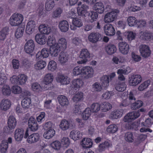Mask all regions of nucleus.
<instances>
[{
    "label": "nucleus",
    "instance_id": "nucleus-1",
    "mask_svg": "<svg viewBox=\"0 0 153 153\" xmlns=\"http://www.w3.org/2000/svg\"><path fill=\"white\" fill-rule=\"evenodd\" d=\"M23 19V18L22 15L14 13L10 19V24L12 26H18L21 24Z\"/></svg>",
    "mask_w": 153,
    "mask_h": 153
},
{
    "label": "nucleus",
    "instance_id": "nucleus-2",
    "mask_svg": "<svg viewBox=\"0 0 153 153\" xmlns=\"http://www.w3.org/2000/svg\"><path fill=\"white\" fill-rule=\"evenodd\" d=\"M119 11L115 9L114 11L107 13L105 16L104 21L105 23H108L114 21L117 18Z\"/></svg>",
    "mask_w": 153,
    "mask_h": 153
},
{
    "label": "nucleus",
    "instance_id": "nucleus-3",
    "mask_svg": "<svg viewBox=\"0 0 153 153\" xmlns=\"http://www.w3.org/2000/svg\"><path fill=\"white\" fill-rule=\"evenodd\" d=\"M140 115L139 111H134L128 113L124 119L125 122H130L132 120H134L138 118Z\"/></svg>",
    "mask_w": 153,
    "mask_h": 153
},
{
    "label": "nucleus",
    "instance_id": "nucleus-4",
    "mask_svg": "<svg viewBox=\"0 0 153 153\" xmlns=\"http://www.w3.org/2000/svg\"><path fill=\"white\" fill-rule=\"evenodd\" d=\"M79 58L81 59V60L78 62L79 64L85 63L88 59L90 58V53L88 51L85 49H82L81 51Z\"/></svg>",
    "mask_w": 153,
    "mask_h": 153
},
{
    "label": "nucleus",
    "instance_id": "nucleus-5",
    "mask_svg": "<svg viewBox=\"0 0 153 153\" xmlns=\"http://www.w3.org/2000/svg\"><path fill=\"white\" fill-rule=\"evenodd\" d=\"M139 49L141 55L143 57L146 58L150 56L151 51L148 46L141 45L139 47Z\"/></svg>",
    "mask_w": 153,
    "mask_h": 153
},
{
    "label": "nucleus",
    "instance_id": "nucleus-6",
    "mask_svg": "<svg viewBox=\"0 0 153 153\" xmlns=\"http://www.w3.org/2000/svg\"><path fill=\"white\" fill-rule=\"evenodd\" d=\"M16 125V118L13 116H10L8 118L7 122V132L12 131Z\"/></svg>",
    "mask_w": 153,
    "mask_h": 153
},
{
    "label": "nucleus",
    "instance_id": "nucleus-7",
    "mask_svg": "<svg viewBox=\"0 0 153 153\" xmlns=\"http://www.w3.org/2000/svg\"><path fill=\"white\" fill-rule=\"evenodd\" d=\"M120 51L124 55L127 54L129 51V47L128 45L125 42H121L118 44Z\"/></svg>",
    "mask_w": 153,
    "mask_h": 153
},
{
    "label": "nucleus",
    "instance_id": "nucleus-8",
    "mask_svg": "<svg viewBox=\"0 0 153 153\" xmlns=\"http://www.w3.org/2000/svg\"><path fill=\"white\" fill-rule=\"evenodd\" d=\"M142 80V78L140 75L136 74L132 75L130 78L129 82L132 86H136L140 83Z\"/></svg>",
    "mask_w": 153,
    "mask_h": 153
},
{
    "label": "nucleus",
    "instance_id": "nucleus-9",
    "mask_svg": "<svg viewBox=\"0 0 153 153\" xmlns=\"http://www.w3.org/2000/svg\"><path fill=\"white\" fill-rule=\"evenodd\" d=\"M35 45L33 41L30 40L26 42L25 45L24 50L28 53H32L34 49Z\"/></svg>",
    "mask_w": 153,
    "mask_h": 153
},
{
    "label": "nucleus",
    "instance_id": "nucleus-10",
    "mask_svg": "<svg viewBox=\"0 0 153 153\" xmlns=\"http://www.w3.org/2000/svg\"><path fill=\"white\" fill-rule=\"evenodd\" d=\"M130 71V68L128 67H126V68H124L119 69L117 72L118 74H119L118 76L119 79L121 81L124 80L125 79V78L123 74H127Z\"/></svg>",
    "mask_w": 153,
    "mask_h": 153
},
{
    "label": "nucleus",
    "instance_id": "nucleus-11",
    "mask_svg": "<svg viewBox=\"0 0 153 153\" xmlns=\"http://www.w3.org/2000/svg\"><path fill=\"white\" fill-rule=\"evenodd\" d=\"M104 28L105 33L106 35L112 36L115 34V31L112 25H106L104 26Z\"/></svg>",
    "mask_w": 153,
    "mask_h": 153
},
{
    "label": "nucleus",
    "instance_id": "nucleus-12",
    "mask_svg": "<svg viewBox=\"0 0 153 153\" xmlns=\"http://www.w3.org/2000/svg\"><path fill=\"white\" fill-rule=\"evenodd\" d=\"M36 26V22L33 20H31L29 21L27 24L26 32L28 34H32Z\"/></svg>",
    "mask_w": 153,
    "mask_h": 153
},
{
    "label": "nucleus",
    "instance_id": "nucleus-13",
    "mask_svg": "<svg viewBox=\"0 0 153 153\" xmlns=\"http://www.w3.org/2000/svg\"><path fill=\"white\" fill-rule=\"evenodd\" d=\"M28 124L29 128L32 131H35L38 129V125L35 118L33 117L30 118Z\"/></svg>",
    "mask_w": 153,
    "mask_h": 153
},
{
    "label": "nucleus",
    "instance_id": "nucleus-14",
    "mask_svg": "<svg viewBox=\"0 0 153 153\" xmlns=\"http://www.w3.org/2000/svg\"><path fill=\"white\" fill-rule=\"evenodd\" d=\"M50 52L48 48H45L42 49L41 51L38 52L36 55L37 58L42 59L48 57Z\"/></svg>",
    "mask_w": 153,
    "mask_h": 153
},
{
    "label": "nucleus",
    "instance_id": "nucleus-15",
    "mask_svg": "<svg viewBox=\"0 0 153 153\" xmlns=\"http://www.w3.org/2000/svg\"><path fill=\"white\" fill-rule=\"evenodd\" d=\"M152 33L147 30L141 31L139 33V38L144 40H149L152 39Z\"/></svg>",
    "mask_w": 153,
    "mask_h": 153
},
{
    "label": "nucleus",
    "instance_id": "nucleus-16",
    "mask_svg": "<svg viewBox=\"0 0 153 153\" xmlns=\"http://www.w3.org/2000/svg\"><path fill=\"white\" fill-rule=\"evenodd\" d=\"M89 40L91 42L95 43L101 39V35L99 33H92L89 36Z\"/></svg>",
    "mask_w": 153,
    "mask_h": 153
},
{
    "label": "nucleus",
    "instance_id": "nucleus-17",
    "mask_svg": "<svg viewBox=\"0 0 153 153\" xmlns=\"http://www.w3.org/2000/svg\"><path fill=\"white\" fill-rule=\"evenodd\" d=\"M24 134V131L22 128H18L15 131L14 137L15 140L17 141L22 140Z\"/></svg>",
    "mask_w": 153,
    "mask_h": 153
},
{
    "label": "nucleus",
    "instance_id": "nucleus-18",
    "mask_svg": "<svg viewBox=\"0 0 153 153\" xmlns=\"http://www.w3.org/2000/svg\"><path fill=\"white\" fill-rule=\"evenodd\" d=\"M69 56L67 52H61L59 55V60L61 64H64L68 61Z\"/></svg>",
    "mask_w": 153,
    "mask_h": 153
},
{
    "label": "nucleus",
    "instance_id": "nucleus-19",
    "mask_svg": "<svg viewBox=\"0 0 153 153\" xmlns=\"http://www.w3.org/2000/svg\"><path fill=\"white\" fill-rule=\"evenodd\" d=\"M112 77L111 76H104L100 78L101 85L105 89L109 85L110 79L111 80Z\"/></svg>",
    "mask_w": 153,
    "mask_h": 153
},
{
    "label": "nucleus",
    "instance_id": "nucleus-20",
    "mask_svg": "<svg viewBox=\"0 0 153 153\" xmlns=\"http://www.w3.org/2000/svg\"><path fill=\"white\" fill-rule=\"evenodd\" d=\"M61 50L59 46H58L56 44L51 46L49 49L51 55L52 56L54 57L57 56Z\"/></svg>",
    "mask_w": 153,
    "mask_h": 153
},
{
    "label": "nucleus",
    "instance_id": "nucleus-21",
    "mask_svg": "<svg viewBox=\"0 0 153 153\" xmlns=\"http://www.w3.org/2000/svg\"><path fill=\"white\" fill-rule=\"evenodd\" d=\"M57 100L59 104L62 106L66 107L69 104L68 98L64 95L59 96L57 97Z\"/></svg>",
    "mask_w": 153,
    "mask_h": 153
},
{
    "label": "nucleus",
    "instance_id": "nucleus-22",
    "mask_svg": "<svg viewBox=\"0 0 153 153\" xmlns=\"http://www.w3.org/2000/svg\"><path fill=\"white\" fill-rule=\"evenodd\" d=\"M11 106V103L9 100L7 99H3L0 104V108L3 111H6L9 109Z\"/></svg>",
    "mask_w": 153,
    "mask_h": 153
},
{
    "label": "nucleus",
    "instance_id": "nucleus-23",
    "mask_svg": "<svg viewBox=\"0 0 153 153\" xmlns=\"http://www.w3.org/2000/svg\"><path fill=\"white\" fill-rule=\"evenodd\" d=\"M39 30L41 33L45 34H48L51 31V27L45 24L40 25Z\"/></svg>",
    "mask_w": 153,
    "mask_h": 153
},
{
    "label": "nucleus",
    "instance_id": "nucleus-24",
    "mask_svg": "<svg viewBox=\"0 0 153 153\" xmlns=\"http://www.w3.org/2000/svg\"><path fill=\"white\" fill-rule=\"evenodd\" d=\"M35 40L39 44L44 45L46 43L47 38L45 36L41 34H37L35 36Z\"/></svg>",
    "mask_w": 153,
    "mask_h": 153
},
{
    "label": "nucleus",
    "instance_id": "nucleus-25",
    "mask_svg": "<svg viewBox=\"0 0 153 153\" xmlns=\"http://www.w3.org/2000/svg\"><path fill=\"white\" fill-rule=\"evenodd\" d=\"M83 74H85L87 78L92 77L93 76V69L90 67H84Z\"/></svg>",
    "mask_w": 153,
    "mask_h": 153
},
{
    "label": "nucleus",
    "instance_id": "nucleus-26",
    "mask_svg": "<svg viewBox=\"0 0 153 153\" xmlns=\"http://www.w3.org/2000/svg\"><path fill=\"white\" fill-rule=\"evenodd\" d=\"M59 27L62 32H66L68 29L69 24L66 20H62L59 22Z\"/></svg>",
    "mask_w": 153,
    "mask_h": 153
},
{
    "label": "nucleus",
    "instance_id": "nucleus-27",
    "mask_svg": "<svg viewBox=\"0 0 153 153\" xmlns=\"http://www.w3.org/2000/svg\"><path fill=\"white\" fill-rule=\"evenodd\" d=\"M57 82L60 83L62 85H67L70 82V79L63 75H60L56 78Z\"/></svg>",
    "mask_w": 153,
    "mask_h": 153
},
{
    "label": "nucleus",
    "instance_id": "nucleus-28",
    "mask_svg": "<svg viewBox=\"0 0 153 153\" xmlns=\"http://www.w3.org/2000/svg\"><path fill=\"white\" fill-rule=\"evenodd\" d=\"M123 109H119L112 111L111 114L112 119H117L121 117L123 113Z\"/></svg>",
    "mask_w": 153,
    "mask_h": 153
},
{
    "label": "nucleus",
    "instance_id": "nucleus-29",
    "mask_svg": "<svg viewBox=\"0 0 153 153\" xmlns=\"http://www.w3.org/2000/svg\"><path fill=\"white\" fill-rule=\"evenodd\" d=\"M106 52L109 55H112L117 51V48L115 45L112 44L108 45L105 48Z\"/></svg>",
    "mask_w": 153,
    "mask_h": 153
},
{
    "label": "nucleus",
    "instance_id": "nucleus-30",
    "mask_svg": "<svg viewBox=\"0 0 153 153\" xmlns=\"http://www.w3.org/2000/svg\"><path fill=\"white\" fill-rule=\"evenodd\" d=\"M39 135L38 133L32 134L28 137L27 141L29 143H32L37 142L39 139Z\"/></svg>",
    "mask_w": 153,
    "mask_h": 153
},
{
    "label": "nucleus",
    "instance_id": "nucleus-31",
    "mask_svg": "<svg viewBox=\"0 0 153 153\" xmlns=\"http://www.w3.org/2000/svg\"><path fill=\"white\" fill-rule=\"evenodd\" d=\"M94 9L99 13H102L104 11V6L102 3L101 2L96 3L94 5Z\"/></svg>",
    "mask_w": 153,
    "mask_h": 153
},
{
    "label": "nucleus",
    "instance_id": "nucleus-32",
    "mask_svg": "<svg viewBox=\"0 0 153 153\" xmlns=\"http://www.w3.org/2000/svg\"><path fill=\"white\" fill-rule=\"evenodd\" d=\"M55 44L63 50H65L67 48V42L65 39L64 38L60 39L58 41V44Z\"/></svg>",
    "mask_w": 153,
    "mask_h": 153
},
{
    "label": "nucleus",
    "instance_id": "nucleus-33",
    "mask_svg": "<svg viewBox=\"0 0 153 153\" xmlns=\"http://www.w3.org/2000/svg\"><path fill=\"white\" fill-rule=\"evenodd\" d=\"M88 14L89 21L91 23L96 21L98 18V14L96 12L91 11Z\"/></svg>",
    "mask_w": 153,
    "mask_h": 153
},
{
    "label": "nucleus",
    "instance_id": "nucleus-34",
    "mask_svg": "<svg viewBox=\"0 0 153 153\" xmlns=\"http://www.w3.org/2000/svg\"><path fill=\"white\" fill-rule=\"evenodd\" d=\"M83 83L81 80L79 79L74 80L72 81L71 86L75 90L77 89L82 87L83 85Z\"/></svg>",
    "mask_w": 153,
    "mask_h": 153
},
{
    "label": "nucleus",
    "instance_id": "nucleus-35",
    "mask_svg": "<svg viewBox=\"0 0 153 153\" xmlns=\"http://www.w3.org/2000/svg\"><path fill=\"white\" fill-rule=\"evenodd\" d=\"M45 132L44 134V137L46 139H49L53 137L55 134V131L52 128H50Z\"/></svg>",
    "mask_w": 153,
    "mask_h": 153
},
{
    "label": "nucleus",
    "instance_id": "nucleus-36",
    "mask_svg": "<svg viewBox=\"0 0 153 153\" xmlns=\"http://www.w3.org/2000/svg\"><path fill=\"white\" fill-rule=\"evenodd\" d=\"M54 5V0H47L45 4V8L46 10L49 11L53 9Z\"/></svg>",
    "mask_w": 153,
    "mask_h": 153
},
{
    "label": "nucleus",
    "instance_id": "nucleus-37",
    "mask_svg": "<svg viewBox=\"0 0 153 153\" xmlns=\"http://www.w3.org/2000/svg\"><path fill=\"white\" fill-rule=\"evenodd\" d=\"M102 85L98 82H95L92 85V91L94 92H98L101 91L102 89Z\"/></svg>",
    "mask_w": 153,
    "mask_h": 153
},
{
    "label": "nucleus",
    "instance_id": "nucleus-38",
    "mask_svg": "<svg viewBox=\"0 0 153 153\" xmlns=\"http://www.w3.org/2000/svg\"><path fill=\"white\" fill-rule=\"evenodd\" d=\"M31 100L30 98L26 97L23 99L22 102V105L24 108H28L30 106Z\"/></svg>",
    "mask_w": 153,
    "mask_h": 153
},
{
    "label": "nucleus",
    "instance_id": "nucleus-39",
    "mask_svg": "<svg viewBox=\"0 0 153 153\" xmlns=\"http://www.w3.org/2000/svg\"><path fill=\"white\" fill-rule=\"evenodd\" d=\"M25 30V27H19L16 30L15 32V36L17 39L21 37L23 35Z\"/></svg>",
    "mask_w": 153,
    "mask_h": 153
},
{
    "label": "nucleus",
    "instance_id": "nucleus-40",
    "mask_svg": "<svg viewBox=\"0 0 153 153\" xmlns=\"http://www.w3.org/2000/svg\"><path fill=\"white\" fill-rule=\"evenodd\" d=\"M101 110L104 112H106L112 108L111 105L108 102H104L100 105Z\"/></svg>",
    "mask_w": 153,
    "mask_h": 153
},
{
    "label": "nucleus",
    "instance_id": "nucleus-41",
    "mask_svg": "<svg viewBox=\"0 0 153 153\" xmlns=\"http://www.w3.org/2000/svg\"><path fill=\"white\" fill-rule=\"evenodd\" d=\"M69 123L66 120H62L60 122L59 126L63 130H65L69 127Z\"/></svg>",
    "mask_w": 153,
    "mask_h": 153
},
{
    "label": "nucleus",
    "instance_id": "nucleus-42",
    "mask_svg": "<svg viewBox=\"0 0 153 153\" xmlns=\"http://www.w3.org/2000/svg\"><path fill=\"white\" fill-rule=\"evenodd\" d=\"M27 80V76L24 74H21L18 76V85H23Z\"/></svg>",
    "mask_w": 153,
    "mask_h": 153
},
{
    "label": "nucleus",
    "instance_id": "nucleus-43",
    "mask_svg": "<svg viewBox=\"0 0 153 153\" xmlns=\"http://www.w3.org/2000/svg\"><path fill=\"white\" fill-rule=\"evenodd\" d=\"M100 109V105L98 103L92 104L91 106L90 109L92 112L96 113L99 111Z\"/></svg>",
    "mask_w": 153,
    "mask_h": 153
},
{
    "label": "nucleus",
    "instance_id": "nucleus-44",
    "mask_svg": "<svg viewBox=\"0 0 153 153\" xmlns=\"http://www.w3.org/2000/svg\"><path fill=\"white\" fill-rule=\"evenodd\" d=\"M131 108L132 109L135 110L141 107L143 104V102L142 101L138 100L135 102H132L131 103Z\"/></svg>",
    "mask_w": 153,
    "mask_h": 153
},
{
    "label": "nucleus",
    "instance_id": "nucleus-45",
    "mask_svg": "<svg viewBox=\"0 0 153 153\" xmlns=\"http://www.w3.org/2000/svg\"><path fill=\"white\" fill-rule=\"evenodd\" d=\"M125 139L128 143H132L134 140V137L133 134L131 132H128L125 134Z\"/></svg>",
    "mask_w": 153,
    "mask_h": 153
},
{
    "label": "nucleus",
    "instance_id": "nucleus-46",
    "mask_svg": "<svg viewBox=\"0 0 153 153\" xmlns=\"http://www.w3.org/2000/svg\"><path fill=\"white\" fill-rule=\"evenodd\" d=\"M46 64L45 61L40 60L37 62L35 65V68L37 70H40L43 68L46 65Z\"/></svg>",
    "mask_w": 153,
    "mask_h": 153
},
{
    "label": "nucleus",
    "instance_id": "nucleus-47",
    "mask_svg": "<svg viewBox=\"0 0 153 153\" xmlns=\"http://www.w3.org/2000/svg\"><path fill=\"white\" fill-rule=\"evenodd\" d=\"M150 81L147 80L141 84L138 88V90L140 91H143L149 85Z\"/></svg>",
    "mask_w": 153,
    "mask_h": 153
},
{
    "label": "nucleus",
    "instance_id": "nucleus-48",
    "mask_svg": "<svg viewBox=\"0 0 153 153\" xmlns=\"http://www.w3.org/2000/svg\"><path fill=\"white\" fill-rule=\"evenodd\" d=\"M91 112L90 108H86L82 113V118L83 120H86L88 119L90 116Z\"/></svg>",
    "mask_w": 153,
    "mask_h": 153
},
{
    "label": "nucleus",
    "instance_id": "nucleus-49",
    "mask_svg": "<svg viewBox=\"0 0 153 153\" xmlns=\"http://www.w3.org/2000/svg\"><path fill=\"white\" fill-rule=\"evenodd\" d=\"M118 130L117 125L114 124L109 125L107 128V131L109 133H114L116 132Z\"/></svg>",
    "mask_w": 153,
    "mask_h": 153
},
{
    "label": "nucleus",
    "instance_id": "nucleus-50",
    "mask_svg": "<svg viewBox=\"0 0 153 153\" xmlns=\"http://www.w3.org/2000/svg\"><path fill=\"white\" fill-rule=\"evenodd\" d=\"M9 30L8 27H5L1 30L0 32L1 39L3 40L5 38L6 35L8 33Z\"/></svg>",
    "mask_w": 153,
    "mask_h": 153
},
{
    "label": "nucleus",
    "instance_id": "nucleus-51",
    "mask_svg": "<svg viewBox=\"0 0 153 153\" xmlns=\"http://www.w3.org/2000/svg\"><path fill=\"white\" fill-rule=\"evenodd\" d=\"M84 67H79L77 66L75 67L73 69V73L74 75H77L81 73L83 74Z\"/></svg>",
    "mask_w": 153,
    "mask_h": 153
},
{
    "label": "nucleus",
    "instance_id": "nucleus-52",
    "mask_svg": "<svg viewBox=\"0 0 153 153\" xmlns=\"http://www.w3.org/2000/svg\"><path fill=\"white\" fill-rule=\"evenodd\" d=\"M56 63L55 61L52 60L50 61L48 65V69L51 71H53L56 68Z\"/></svg>",
    "mask_w": 153,
    "mask_h": 153
},
{
    "label": "nucleus",
    "instance_id": "nucleus-53",
    "mask_svg": "<svg viewBox=\"0 0 153 153\" xmlns=\"http://www.w3.org/2000/svg\"><path fill=\"white\" fill-rule=\"evenodd\" d=\"M53 75L51 74H47L44 77V82L48 83H51L53 81Z\"/></svg>",
    "mask_w": 153,
    "mask_h": 153
},
{
    "label": "nucleus",
    "instance_id": "nucleus-54",
    "mask_svg": "<svg viewBox=\"0 0 153 153\" xmlns=\"http://www.w3.org/2000/svg\"><path fill=\"white\" fill-rule=\"evenodd\" d=\"M83 97V93L79 92L76 94L73 98V100L75 102H77L80 101Z\"/></svg>",
    "mask_w": 153,
    "mask_h": 153
},
{
    "label": "nucleus",
    "instance_id": "nucleus-55",
    "mask_svg": "<svg viewBox=\"0 0 153 153\" xmlns=\"http://www.w3.org/2000/svg\"><path fill=\"white\" fill-rule=\"evenodd\" d=\"M127 21L129 25L130 26H134L137 24L136 18L134 17H129L127 19Z\"/></svg>",
    "mask_w": 153,
    "mask_h": 153
},
{
    "label": "nucleus",
    "instance_id": "nucleus-56",
    "mask_svg": "<svg viewBox=\"0 0 153 153\" xmlns=\"http://www.w3.org/2000/svg\"><path fill=\"white\" fill-rule=\"evenodd\" d=\"M2 91L3 94L5 95H9L11 93L10 87L7 85L3 86Z\"/></svg>",
    "mask_w": 153,
    "mask_h": 153
},
{
    "label": "nucleus",
    "instance_id": "nucleus-57",
    "mask_svg": "<svg viewBox=\"0 0 153 153\" xmlns=\"http://www.w3.org/2000/svg\"><path fill=\"white\" fill-rule=\"evenodd\" d=\"M72 23L74 26L79 27L82 26L83 25L81 20L77 18L72 19Z\"/></svg>",
    "mask_w": 153,
    "mask_h": 153
},
{
    "label": "nucleus",
    "instance_id": "nucleus-58",
    "mask_svg": "<svg viewBox=\"0 0 153 153\" xmlns=\"http://www.w3.org/2000/svg\"><path fill=\"white\" fill-rule=\"evenodd\" d=\"M32 88L33 90L36 92H39L42 90V87L40 85L37 83H34L32 85Z\"/></svg>",
    "mask_w": 153,
    "mask_h": 153
},
{
    "label": "nucleus",
    "instance_id": "nucleus-59",
    "mask_svg": "<svg viewBox=\"0 0 153 153\" xmlns=\"http://www.w3.org/2000/svg\"><path fill=\"white\" fill-rule=\"evenodd\" d=\"M115 88L118 91H122L125 90L126 87L124 83L117 84L115 85Z\"/></svg>",
    "mask_w": 153,
    "mask_h": 153
},
{
    "label": "nucleus",
    "instance_id": "nucleus-60",
    "mask_svg": "<svg viewBox=\"0 0 153 153\" xmlns=\"http://www.w3.org/2000/svg\"><path fill=\"white\" fill-rule=\"evenodd\" d=\"M70 134L72 138H74V139H76L79 137L80 132L79 131L74 130L71 132Z\"/></svg>",
    "mask_w": 153,
    "mask_h": 153
},
{
    "label": "nucleus",
    "instance_id": "nucleus-61",
    "mask_svg": "<svg viewBox=\"0 0 153 153\" xmlns=\"http://www.w3.org/2000/svg\"><path fill=\"white\" fill-rule=\"evenodd\" d=\"M12 91L15 94H19L22 91V89L18 85L14 86L12 88Z\"/></svg>",
    "mask_w": 153,
    "mask_h": 153
},
{
    "label": "nucleus",
    "instance_id": "nucleus-62",
    "mask_svg": "<svg viewBox=\"0 0 153 153\" xmlns=\"http://www.w3.org/2000/svg\"><path fill=\"white\" fill-rule=\"evenodd\" d=\"M114 92L112 91H107L104 93L102 95V97L104 99H108L110 98L111 96L114 95Z\"/></svg>",
    "mask_w": 153,
    "mask_h": 153
},
{
    "label": "nucleus",
    "instance_id": "nucleus-63",
    "mask_svg": "<svg viewBox=\"0 0 153 153\" xmlns=\"http://www.w3.org/2000/svg\"><path fill=\"white\" fill-rule=\"evenodd\" d=\"M137 25L138 28H143L146 26V22L145 20H140L137 22Z\"/></svg>",
    "mask_w": 153,
    "mask_h": 153
},
{
    "label": "nucleus",
    "instance_id": "nucleus-64",
    "mask_svg": "<svg viewBox=\"0 0 153 153\" xmlns=\"http://www.w3.org/2000/svg\"><path fill=\"white\" fill-rule=\"evenodd\" d=\"M95 24L94 23L85 24L83 27V29L85 31H89L91 30L94 27Z\"/></svg>",
    "mask_w": 153,
    "mask_h": 153
}]
</instances>
